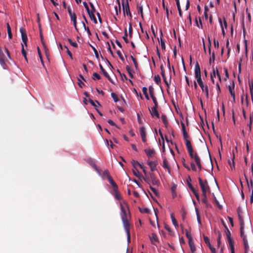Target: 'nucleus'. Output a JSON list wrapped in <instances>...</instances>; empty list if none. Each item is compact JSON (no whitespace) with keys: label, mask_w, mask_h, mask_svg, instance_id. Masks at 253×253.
Returning a JSON list of instances; mask_svg holds the SVG:
<instances>
[{"label":"nucleus","mask_w":253,"mask_h":253,"mask_svg":"<svg viewBox=\"0 0 253 253\" xmlns=\"http://www.w3.org/2000/svg\"><path fill=\"white\" fill-rule=\"evenodd\" d=\"M21 46H22V49H21L22 54L23 55V56L24 57V58H25L27 57L26 52L24 49L23 44L21 43Z\"/></svg>","instance_id":"nucleus-60"},{"label":"nucleus","mask_w":253,"mask_h":253,"mask_svg":"<svg viewBox=\"0 0 253 253\" xmlns=\"http://www.w3.org/2000/svg\"><path fill=\"white\" fill-rule=\"evenodd\" d=\"M204 240L205 242L208 245L209 247L211 246L210 242V239L207 236L204 235Z\"/></svg>","instance_id":"nucleus-48"},{"label":"nucleus","mask_w":253,"mask_h":253,"mask_svg":"<svg viewBox=\"0 0 253 253\" xmlns=\"http://www.w3.org/2000/svg\"><path fill=\"white\" fill-rule=\"evenodd\" d=\"M188 147L187 148L190 157L193 159L195 163L201 161V159L196 151H194L192 146L188 145Z\"/></svg>","instance_id":"nucleus-2"},{"label":"nucleus","mask_w":253,"mask_h":253,"mask_svg":"<svg viewBox=\"0 0 253 253\" xmlns=\"http://www.w3.org/2000/svg\"><path fill=\"white\" fill-rule=\"evenodd\" d=\"M140 133L143 142L146 143L147 142L146 133L145 131V128L144 126L140 127Z\"/></svg>","instance_id":"nucleus-7"},{"label":"nucleus","mask_w":253,"mask_h":253,"mask_svg":"<svg viewBox=\"0 0 253 253\" xmlns=\"http://www.w3.org/2000/svg\"><path fill=\"white\" fill-rule=\"evenodd\" d=\"M188 187L190 189V190L192 191L194 195L195 196L197 200L198 201L200 200V196L198 193V190H196L194 188L191 183H188Z\"/></svg>","instance_id":"nucleus-8"},{"label":"nucleus","mask_w":253,"mask_h":253,"mask_svg":"<svg viewBox=\"0 0 253 253\" xmlns=\"http://www.w3.org/2000/svg\"><path fill=\"white\" fill-rule=\"evenodd\" d=\"M148 176H149V179L150 180V184L149 185H150L151 183H152V184L153 186H159V185H160V181L157 178L156 176L155 175V174L154 173H153L152 172H149V174Z\"/></svg>","instance_id":"nucleus-4"},{"label":"nucleus","mask_w":253,"mask_h":253,"mask_svg":"<svg viewBox=\"0 0 253 253\" xmlns=\"http://www.w3.org/2000/svg\"><path fill=\"white\" fill-rule=\"evenodd\" d=\"M71 18V20L73 22L74 26L75 29L78 31V28L77 26V16L75 13H73L72 15H70Z\"/></svg>","instance_id":"nucleus-15"},{"label":"nucleus","mask_w":253,"mask_h":253,"mask_svg":"<svg viewBox=\"0 0 253 253\" xmlns=\"http://www.w3.org/2000/svg\"><path fill=\"white\" fill-rule=\"evenodd\" d=\"M202 196H203V198L202 199V202L207 205L208 204V198H207V193H202Z\"/></svg>","instance_id":"nucleus-29"},{"label":"nucleus","mask_w":253,"mask_h":253,"mask_svg":"<svg viewBox=\"0 0 253 253\" xmlns=\"http://www.w3.org/2000/svg\"><path fill=\"white\" fill-rule=\"evenodd\" d=\"M20 32L21 34L22 40H24L25 41V40H28L25 29L23 27H21L20 28Z\"/></svg>","instance_id":"nucleus-17"},{"label":"nucleus","mask_w":253,"mask_h":253,"mask_svg":"<svg viewBox=\"0 0 253 253\" xmlns=\"http://www.w3.org/2000/svg\"><path fill=\"white\" fill-rule=\"evenodd\" d=\"M238 215V218L240 222V224H243L244 223L243 218L242 216V212L241 210L238 208L237 210Z\"/></svg>","instance_id":"nucleus-23"},{"label":"nucleus","mask_w":253,"mask_h":253,"mask_svg":"<svg viewBox=\"0 0 253 253\" xmlns=\"http://www.w3.org/2000/svg\"><path fill=\"white\" fill-rule=\"evenodd\" d=\"M99 67H100V70H101L102 73L103 74L104 76L107 78L108 80L112 83H113V81L111 79V78H110V76L109 75V74H108V73L106 71V70L104 69V68L103 67L102 65L101 64H99Z\"/></svg>","instance_id":"nucleus-10"},{"label":"nucleus","mask_w":253,"mask_h":253,"mask_svg":"<svg viewBox=\"0 0 253 253\" xmlns=\"http://www.w3.org/2000/svg\"><path fill=\"white\" fill-rule=\"evenodd\" d=\"M182 134H183V138L185 141V145H186V148H188V145H190V146H192L191 141L189 140V138H190V136L188 135V134L186 132V131H182Z\"/></svg>","instance_id":"nucleus-6"},{"label":"nucleus","mask_w":253,"mask_h":253,"mask_svg":"<svg viewBox=\"0 0 253 253\" xmlns=\"http://www.w3.org/2000/svg\"><path fill=\"white\" fill-rule=\"evenodd\" d=\"M149 93H150L151 97L155 96V94H154V87H153L152 85H150L149 86Z\"/></svg>","instance_id":"nucleus-37"},{"label":"nucleus","mask_w":253,"mask_h":253,"mask_svg":"<svg viewBox=\"0 0 253 253\" xmlns=\"http://www.w3.org/2000/svg\"><path fill=\"white\" fill-rule=\"evenodd\" d=\"M177 9H178V13H179V16L181 18H182L183 17V15H182V10H181V9L180 5H177Z\"/></svg>","instance_id":"nucleus-62"},{"label":"nucleus","mask_w":253,"mask_h":253,"mask_svg":"<svg viewBox=\"0 0 253 253\" xmlns=\"http://www.w3.org/2000/svg\"><path fill=\"white\" fill-rule=\"evenodd\" d=\"M170 217L171 219L172 224L175 226V227H178V224L177 223V221H176L175 218L174 217L173 213H171L170 214Z\"/></svg>","instance_id":"nucleus-33"},{"label":"nucleus","mask_w":253,"mask_h":253,"mask_svg":"<svg viewBox=\"0 0 253 253\" xmlns=\"http://www.w3.org/2000/svg\"><path fill=\"white\" fill-rule=\"evenodd\" d=\"M158 107H153L151 109H149L151 116L154 117H156L157 118H160V115L158 111Z\"/></svg>","instance_id":"nucleus-9"},{"label":"nucleus","mask_w":253,"mask_h":253,"mask_svg":"<svg viewBox=\"0 0 253 253\" xmlns=\"http://www.w3.org/2000/svg\"><path fill=\"white\" fill-rule=\"evenodd\" d=\"M150 188L151 190L155 194L156 196H158L159 195V192L158 190L154 187H152L151 184L150 185Z\"/></svg>","instance_id":"nucleus-46"},{"label":"nucleus","mask_w":253,"mask_h":253,"mask_svg":"<svg viewBox=\"0 0 253 253\" xmlns=\"http://www.w3.org/2000/svg\"><path fill=\"white\" fill-rule=\"evenodd\" d=\"M245 178H246V182L247 183V184H248V190L249 191V192H252V188H253V181L251 179L250 180V182H249V180H248V179L247 178V177L245 176Z\"/></svg>","instance_id":"nucleus-25"},{"label":"nucleus","mask_w":253,"mask_h":253,"mask_svg":"<svg viewBox=\"0 0 253 253\" xmlns=\"http://www.w3.org/2000/svg\"><path fill=\"white\" fill-rule=\"evenodd\" d=\"M147 165L150 167L151 172H153L156 170V167L158 164V162L157 161H147Z\"/></svg>","instance_id":"nucleus-5"},{"label":"nucleus","mask_w":253,"mask_h":253,"mask_svg":"<svg viewBox=\"0 0 253 253\" xmlns=\"http://www.w3.org/2000/svg\"><path fill=\"white\" fill-rule=\"evenodd\" d=\"M127 30L126 28L125 29L124 36L123 37V39H124V40L125 41L126 43H127L128 42V39H127Z\"/></svg>","instance_id":"nucleus-40"},{"label":"nucleus","mask_w":253,"mask_h":253,"mask_svg":"<svg viewBox=\"0 0 253 253\" xmlns=\"http://www.w3.org/2000/svg\"><path fill=\"white\" fill-rule=\"evenodd\" d=\"M227 240L230 246L231 253H235L233 239L232 238H230L227 239Z\"/></svg>","instance_id":"nucleus-16"},{"label":"nucleus","mask_w":253,"mask_h":253,"mask_svg":"<svg viewBox=\"0 0 253 253\" xmlns=\"http://www.w3.org/2000/svg\"><path fill=\"white\" fill-rule=\"evenodd\" d=\"M132 172H133V174L135 176H137V177H138L139 178H141V176H142V175L139 173V172L137 169H133Z\"/></svg>","instance_id":"nucleus-34"},{"label":"nucleus","mask_w":253,"mask_h":253,"mask_svg":"<svg viewBox=\"0 0 253 253\" xmlns=\"http://www.w3.org/2000/svg\"><path fill=\"white\" fill-rule=\"evenodd\" d=\"M131 164L134 169H136V166H139L140 163L138 162L133 160L131 161Z\"/></svg>","instance_id":"nucleus-56"},{"label":"nucleus","mask_w":253,"mask_h":253,"mask_svg":"<svg viewBox=\"0 0 253 253\" xmlns=\"http://www.w3.org/2000/svg\"><path fill=\"white\" fill-rule=\"evenodd\" d=\"M111 97L113 98L115 102H117L119 101V99L117 94L114 92L111 93Z\"/></svg>","instance_id":"nucleus-47"},{"label":"nucleus","mask_w":253,"mask_h":253,"mask_svg":"<svg viewBox=\"0 0 253 253\" xmlns=\"http://www.w3.org/2000/svg\"><path fill=\"white\" fill-rule=\"evenodd\" d=\"M243 242H244V248H245V253H247L249 250V246L248 245V242L247 237H244L243 238Z\"/></svg>","instance_id":"nucleus-19"},{"label":"nucleus","mask_w":253,"mask_h":253,"mask_svg":"<svg viewBox=\"0 0 253 253\" xmlns=\"http://www.w3.org/2000/svg\"><path fill=\"white\" fill-rule=\"evenodd\" d=\"M101 176L103 178L107 177V179L109 178V176H111L108 170H105L103 171Z\"/></svg>","instance_id":"nucleus-32"},{"label":"nucleus","mask_w":253,"mask_h":253,"mask_svg":"<svg viewBox=\"0 0 253 253\" xmlns=\"http://www.w3.org/2000/svg\"><path fill=\"white\" fill-rule=\"evenodd\" d=\"M68 42H69V43H70V44L75 47H78V44L76 42H73L71 39H68Z\"/></svg>","instance_id":"nucleus-55"},{"label":"nucleus","mask_w":253,"mask_h":253,"mask_svg":"<svg viewBox=\"0 0 253 253\" xmlns=\"http://www.w3.org/2000/svg\"><path fill=\"white\" fill-rule=\"evenodd\" d=\"M160 32H161V37H160V41H159V42H160V43H161L162 49L163 50H165L166 49L165 42V40L162 39V38L163 36L162 30H161Z\"/></svg>","instance_id":"nucleus-24"},{"label":"nucleus","mask_w":253,"mask_h":253,"mask_svg":"<svg viewBox=\"0 0 253 253\" xmlns=\"http://www.w3.org/2000/svg\"><path fill=\"white\" fill-rule=\"evenodd\" d=\"M224 226L225 227V229H226L225 233H226V237H227V239H229V238H232L231 236L230 231H229V230L227 228V226L226 225L224 224Z\"/></svg>","instance_id":"nucleus-36"},{"label":"nucleus","mask_w":253,"mask_h":253,"mask_svg":"<svg viewBox=\"0 0 253 253\" xmlns=\"http://www.w3.org/2000/svg\"><path fill=\"white\" fill-rule=\"evenodd\" d=\"M161 118H162L163 122L164 123L165 126L167 127L169 125V122H168V120L167 119V117L166 115H162Z\"/></svg>","instance_id":"nucleus-28"},{"label":"nucleus","mask_w":253,"mask_h":253,"mask_svg":"<svg viewBox=\"0 0 253 253\" xmlns=\"http://www.w3.org/2000/svg\"><path fill=\"white\" fill-rule=\"evenodd\" d=\"M115 197L117 200H120L121 199V196L119 194V193L118 192V189L116 190V191H115Z\"/></svg>","instance_id":"nucleus-59"},{"label":"nucleus","mask_w":253,"mask_h":253,"mask_svg":"<svg viewBox=\"0 0 253 253\" xmlns=\"http://www.w3.org/2000/svg\"><path fill=\"white\" fill-rule=\"evenodd\" d=\"M124 15L126 13V14L128 16L130 19L132 18V15L130 11V8L126 9L125 11H123Z\"/></svg>","instance_id":"nucleus-43"},{"label":"nucleus","mask_w":253,"mask_h":253,"mask_svg":"<svg viewBox=\"0 0 253 253\" xmlns=\"http://www.w3.org/2000/svg\"><path fill=\"white\" fill-rule=\"evenodd\" d=\"M151 98L152 99L153 102L154 104V106L153 107H158V106H159L158 102L157 101L156 97L154 96L151 97Z\"/></svg>","instance_id":"nucleus-49"},{"label":"nucleus","mask_w":253,"mask_h":253,"mask_svg":"<svg viewBox=\"0 0 253 253\" xmlns=\"http://www.w3.org/2000/svg\"><path fill=\"white\" fill-rule=\"evenodd\" d=\"M182 165L184 167V168H185L187 170H190V168L187 164L185 163V160L184 158L182 159Z\"/></svg>","instance_id":"nucleus-52"},{"label":"nucleus","mask_w":253,"mask_h":253,"mask_svg":"<svg viewBox=\"0 0 253 253\" xmlns=\"http://www.w3.org/2000/svg\"><path fill=\"white\" fill-rule=\"evenodd\" d=\"M176 185H174L171 188V191L172 194V197L174 198L176 196Z\"/></svg>","instance_id":"nucleus-35"},{"label":"nucleus","mask_w":253,"mask_h":253,"mask_svg":"<svg viewBox=\"0 0 253 253\" xmlns=\"http://www.w3.org/2000/svg\"><path fill=\"white\" fill-rule=\"evenodd\" d=\"M121 212L122 213L121 214L122 220H123V219H127L128 215L127 214L126 210L124 209V208L123 207V206L122 204H121Z\"/></svg>","instance_id":"nucleus-13"},{"label":"nucleus","mask_w":253,"mask_h":253,"mask_svg":"<svg viewBox=\"0 0 253 253\" xmlns=\"http://www.w3.org/2000/svg\"><path fill=\"white\" fill-rule=\"evenodd\" d=\"M132 24L131 23H129V28H128V33H129V36L131 38L132 36Z\"/></svg>","instance_id":"nucleus-50"},{"label":"nucleus","mask_w":253,"mask_h":253,"mask_svg":"<svg viewBox=\"0 0 253 253\" xmlns=\"http://www.w3.org/2000/svg\"><path fill=\"white\" fill-rule=\"evenodd\" d=\"M195 77L197 79V82L201 88L202 90L205 92L207 98H209V88L207 85H204L201 78V72L200 67L198 62L195 66Z\"/></svg>","instance_id":"nucleus-1"},{"label":"nucleus","mask_w":253,"mask_h":253,"mask_svg":"<svg viewBox=\"0 0 253 253\" xmlns=\"http://www.w3.org/2000/svg\"><path fill=\"white\" fill-rule=\"evenodd\" d=\"M123 225L126 232H129L130 224L128 221V219L122 220Z\"/></svg>","instance_id":"nucleus-11"},{"label":"nucleus","mask_w":253,"mask_h":253,"mask_svg":"<svg viewBox=\"0 0 253 253\" xmlns=\"http://www.w3.org/2000/svg\"><path fill=\"white\" fill-rule=\"evenodd\" d=\"M117 54L118 55L119 57H120V59L123 61L124 62L125 61V59L121 52L120 51L118 50L117 51Z\"/></svg>","instance_id":"nucleus-64"},{"label":"nucleus","mask_w":253,"mask_h":253,"mask_svg":"<svg viewBox=\"0 0 253 253\" xmlns=\"http://www.w3.org/2000/svg\"><path fill=\"white\" fill-rule=\"evenodd\" d=\"M101 78L100 77V76L97 74V73H94L93 74V77H92V79L95 80L96 79L97 80H100Z\"/></svg>","instance_id":"nucleus-51"},{"label":"nucleus","mask_w":253,"mask_h":253,"mask_svg":"<svg viewBox=\"0 0 253 253\" xmlns=\"http://www.w3.org/2000/svg\"><path fill=\"white\" fill-rule=\"evenodd\" d=\"M138 14H140L141 17L142 18H143V6H139L138 9Z\"/></svg>","instance_id":"nucleus-54"},{"label":"nucleus","mask_w":253,"mask_h":253,"mask_svg":"<svg viewBox=\"0 0 253 253\" xmlns=\"http://www.w3.org/2000/svg\"><path fill=\"white\" fill-rule=\"evenodd\" d=\"M144 151L149 158L152 157L155 154V151L153 149H145Z\"/></svg>","instance_id":"nucleus-20"},{"label":"nucleus","mask_w":253,"mask_h":253,"mask_svg":"<svg viewBox=\"0 0 253 253\" xmlns=\"http://www.w3.org/2000/svg\"><path fill=\"white\" fill-rule=\"evenodd\" d=\"M214 78H215V69L213 66H212V73L211 74V81L212 83L213 84L215 83Z\"/></svg>","instance_id":"nucleus-31"},{"label":"nucleus","mask_w":253,"mask_h":253,"mask_svg":"<svg viewBox=\"0 0 253 253\" xmlns=\"http://www.w3.org/2000/svg\"><path fill=\"white\" fill-rule=\"evenodd\" d=\"M143 172L144 174V176H143L142 175V176H141V177L143 178V179H144V180L147 183H148V184H150V180H149V172H148L146 169H143Z\"/></svg>","instance_id":"nucleus-14"},{"label":"nucleus","mask_w":253,"mask_h":253,"mask_svg":"<svg viewBox=\"0 0 253 253\" xmlns=\"http://www.w3.org/2000/svg\"><path fill=\"white\" fill-rule=\"evenodd\" d=\"M140 211L141 212H144L146 213H148L149 212V209L147 208H143L142 209H139Z\"/></svg>","instance_id":"nucleus-58"},{"label":"nucleus","mask_w":253,"mask_h":253,"mask_svg":"<svg viewBox=\"0 0 253 253\" xmlns=\"http://www.w3.org/2000/svg\"><path fill=\"white\" fill-rule=\"evenodd\" d=\"M122 2L123 11H125V10H126V9L129 8V3L127 0H126V2H125V0H122Z\"/></svg>","instance_id":"nucleus-22"},{"label":"nucleus","mask_w":253,"mask_h":253,"mask_svg":"<svg viewBox=\"0 0 253 253\" xmlns=\"http://www.w3.org/2000/svg\"><path fill=\"white\" fill-rule=\"evenodd\" d=\"M89 4L91 7V10H90V12H92V13H95L96 10H95V8L94 7L93 3L91 2H89Z\"/></svg>","instance_id":"nucleus-61"},{"label":"nucleus","mask_w":253,"mask_h":253,"mask_svg":"<svg viewBox=\"0 0 253 253\" xmlns=\"http://www.w3.org/2000/svg\"><path fill=\"white\" fill-rule=\"evenodd\" d=\"M110 183L111 184L112 187H113L114 191H116V190L118 189V186L117 184L115 182L113 178L111 176H109V178L108 179Z\"/></svg>","instance_id":"nucleus-18"},{"label":"nucleus","mask_w":253,"mask_h":253,"mask_svg":"<svg viewBox=\"0 0 253 253\" xmlns=\"http://www.w3.org/2000/svg\"><path fill=\"white\" fill-rule=\"evenodd\" d=\"M90 18L92 20L95 24L97 23V19L94 15V13H92V12H89L87 13Z\"/></svg>","instance_id":"nucleus-27"},{"label":"nucleus","mask_w":253,"mask_h":253,"mask_svg":"<svg viewBox=\"0 0 253 253\" xmlns=\"http://www.w3.org/2000/svg\"><path fill=\"white\" fill-rule=\"evenodd\" d=\"M154 80L158 85L161 83V78L159 75L155 76Z\"/></svg>","instance_id":"nucleus-38"},{"label":"nucleus","mask_w":253,"mask_h":253,"mask_svg":"<svg viewBox=\"0 0 253 253\" xmlns=\"http://www.w3.org/2000/svg\"><path fill=\"white\" fill-rule=\"evenodd\" d=\"M90 45V47H91V48L92 49V50H93V52L95 54V56L96 58L98 59H99V54H98L97 50L93 46H92L91 45Z\"/></svg>","instance_id":"nucleus-45"},{"label":"nucleus","mask_w":253,"mask_h":253,"mask_svg":"<svg viewBox=\"0 0 253 253\" xmlns=\"http://www.w3.org/2000/svg\"><path fill=\"white\" fill-rule=\"evenodd\" d=\"M198 181L202 193L210 192V188L206 179L203 181L201 177H199Z\"/></svg>","instance_id":"nucleus-3"},{"label":"nucleus","mask_w":253,"mask_h":253,"mask_svg":"<svg viewBox=\"0 0 253 253\" xmlns=\"http://www.w3.org/2000/svg\"><path fill=\"white\" fill-rule=\"evenodd\" d=\"M234 84L233 83L232 85H229L228 86V89L230 92V93L231 95V96L233 97L234 101L235 100V94L234 92Z\"/></svg>","instance_id":"nucleus-12"},{"label":"nucleus","mask_w":253,"mask_h":253,"mask_svg":"<svg viewBox=\"0 0 253 253\" xmlns=\"http://www.w3.org/2000/svg\"><path fill=\"white\" fill-rule=\"evenodd\" d=\"M185 231L186 236L187 238L188 239V240H190V239H192V237L191 236L190 231L186 229L185 230Z\"/></svg>","instance_id":"nucleus-39"},{"label":"nucleus","mask_w":253,"mask_h":253,"mask_svg":"<svg viewBox=\"0 0 253 253\" xmlns=\"http://www.w3.org/2000/svg\"><path fill=\"white\" fill-rule=\"evenodd\" d=\"M133 62V64L135 66V67L136 68V69L137 70L138 68V64L137 63V62L136 61V59L132 55H131L130 56Z\"/></svg>","instance_id":"nucleus-42"},{"label":"nucleus","mask_w":253,"mask_h":253,"mask_svg":"<svg viewBox=\"0 0 253 253\" xmlns=\"http://www.w3.org/2000/svg\"><path fill=\"white\" fill-rule=\"evenodd\" d=\"M162 166L163 168L168 169L169 172V173L170 172V167L169 165L168 161L166 158L164 159Z\"/></svg>","instance_id":"nucleus-21"},{"label":"nucleus","mask_w":253,"mask_h":253,"mask_svg":"<svg viewBox=\"0 0 253 253\" xmlns=\"http://www.w3.org/2000/svg\"><path fill=\"white\" fill-rule=\"evenodd\" d=\"M150 239L152 243L153 244H154L153 242L154 241L156 242H158V238L157 235L155 233H152L151 234V235L150 236Z\"/></svg>","instance_id":"nucleus-26"},{"label":"nucleus","mask_w":253,"mask_h":253,"mask_svg":"<svg viewBox=\"0 0 253 253\" xmlns=\"http://www.w3.org/2000/svg\"><path fill=\"white\" fill-rule=\"evenodd\" d=\"M195 211H196V215H197V218L198 222L199 224H201V218H200V214H199V210L196 208H195Z\"/></svg>","instance_id":"nucleus-41"},{"label":"nucleus","mask_w":253,"mask_h":253,"mask_svg":"<svg viewBox=\"0 0 253 253\" xmlns=\"http://www.w3.org/2000/svg\"><path fill=\"white\" fill-rule=\"evenodd\" d=\"M126 70H127V72H128L130 77L131 78H132L133 77V75H132V74L131 73V69L130 66H128V65H127L126 66Z\"/></svg>","instance_id":"nucleus-44"},{"label":"nucleus","mask_w":253,"mask_h":253,"mask_svg":"<svg viewBox=\"0 0 253 253\" xmlns=\"http://www.w3.org/2000/svg\"><path fill=\"white\" fill-rule=\"evenodd\" d=\"M214 60H215V54H214V52H213L212 53L211 57H210V58L209 59V63L210 64H211V62L212 61L213 62H214Z\"/></svg>","instance_id":"nucleus-57"},{"label":"nucleus","mask_w":253,"mask_h":253,"mask_svg":"<svg viewBox=\"0 0 253 253\" xmlns=\"http://www.w3.org/2000/svg\"><path fill=\"white\" fill-rule=\"evenodd\" d=\"M221 233L220 232H218V238L217 239V246L219 247L220 244H221Z\"/></svg>","instance_id":"nucleus-53"},{"label":"nucleus","mask_w":253,"mask_h":253,"mask_svg":"<svg viewBox=\"0 0 253 253\" xmlns=\"http://www.w3.org/2000/svg\"><path fill=\"white\" fill-rule=\"evenodd\" d=\"M240 224V235L241 238L243 239L244 237H246V236L244 235V223Z\"/></svg>","instance_id":"nucleus-30"},{"label":"nucleus","mask_w":253,"mask_h":253,"mask_svg":"<svg viewBox=\"0 0 253 253\" xmlns=\"http://www.w3.org/2000/svg\"><path fill=\"white\" fill-rule=\"evenodd\" d=\"M83 4H84V7H85L87 12V13L89 12H90V9L89 8V7H88V4L86 3V2L84 1L83 2Z\"/></svg>","instance_id":"nucleus-63"}]
</instances>
